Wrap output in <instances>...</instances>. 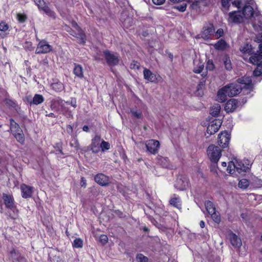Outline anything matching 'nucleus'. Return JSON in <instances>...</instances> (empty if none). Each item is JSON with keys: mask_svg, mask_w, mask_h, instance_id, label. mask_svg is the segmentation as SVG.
<instances>
[{"mask_svg": "<svg viewBox=\"0 0 262 262\" xmlns=\"http://www.w3.org/2000/svg\"><path fill=\"white\" fill-rule=\"evenodd\" d=\"M237 84H240L243 89L251 90L252 89V79L249 76H244L237 79Z\"/></svg>", "mask_w": 262, "mask_h": 262, "instance_id": "9", "label": "nucleus"}, {"mask_svg": "<svg viewBox=\"0 0 262 262\" xmlns=\"http://www.w3.org/2000/svg\"><path fill=\"white\" fill-rule=\"evenodd\" d=\"M242 14L245 19H250L254 15V10L252 6L245 5L242 9Z\"/></svg>", "mask_w": 262, "mask_h": 262, "instance_id": "20", "label": "nucleus"}, {"mask_svg": "<svg viewBox=\"0 0 262 262\" xmlns=\"http://www.w3.org/2000/svg\"><path fill=\"white\" fill-rule=\"evenodd\" d=\"M232 5L237 7V8H239L241 7L242 4V2L241 0H235L232 2Z\"/></svg>", "mask_w": 262, "mask_h": 262, "instance_id": "58", "label": "nucleus"}, {"mask_svg": "<svg viewBox=\"0 0 262 262\" xmlns=\"http://www.w3.org/2000/svg\"><path fill=\"white\" fill-rule=\"evenodd\" d=\"M99 241L103 245H104L107 243L108 241V237L106 235L102 234L100 236Z\"/></svg>", "mask_w": 262, "mask_h": 262, "instance_id": "53", "label": "nucleus"}, {"mask_svg": "<svg viewBox=\"0 0 262 262\" xmlns=\"http://www.w3.org/2000/svg\"><path fill=\"white\" fill-rule=\"evenodd\" d=\"M139 63L137 61H134L133 63H131L130 68L131 69H139Z\"/></svg>", "mask_w": 262, "mask_h": 262, "instance_id": "59", "label": "nucleus"}, {"mask_svg": "<svg viewBox=\"0 0 262 262\" xmlns=\"http://www.w3.org/2000/svg\"><path fill=\"white\" fill-rule=\"evenodd\" d=\"M24 101L30 103L31 105L33 104V103H32V99H31V97L30 96L26 97L24 99Z\"/></svg>", "mask_w": 262, "mask_h": 262, "instance_id": "64", "label": "nucleus"}, {"mask_svg": "<svg viewBox=\"0 0 262 262\" xmlns=\"http://www.w3.org/2000/svg\"><path fill=\"white\" fill-rule=\"evenodd\" d=\"M193 72L195 73H201L204 68V62L200 59H195L193 61Z\"/></svg>", "mask_w": 262, "mask_h": 262, "instance_id": "22", "label": "nucleus"}, {"mask_svg": "<svg viewBox=\"0 0 262 262\" xmlns=\"http://www.w3.org/2000/svg\"><path fill=\"white\" fill-rule=\"evenodd\" d=\"M220 126L221 123L220 122H219V124L215 123L209 125V126L207 128V134H208L210 135L215 134L219 130Z\"/></svg>", "mask_w": 262, "mask_h": 262, "instance_id": "26", "label": "nucleus"}, {"mask_svg": "<svg viewBox=\"0 0 262 262\" xmlns=\"http://www.w3.org/2000/svg\"><path fill=\"white\" fill-rule=\"evenodd\" d=\"M173 196H174L169 200V204L178 209H181V200L180 198L178 195L177 196L176 194H173Z\"/></svg>", "mask_w": 262, "mask_h": 262, "instance_id": "27", "label": "nucleus"}, {"mask_svg": "<svg viewBox=\"0 0 262 262\" xmlns=\"http://www.w3.org/2000/svg\"><path fill=\"white\" fill-rule=\"evenodd\" d=\"M10 129L13 135L18 132L20 133L22 130L20 128L19 125L15 122L14 119L12 118L10 119Z\"/></svg>", "mask_w": 262, "mask_h": 262, "instance_id": "28", "label": "nucleus"}, {"mask_svg": "<svg viewBox=\"0 0 262 262\" xmlns=\"http://www.w3.org/2000/svg\"><path fill=\"white\" fill-rule=\"evenodd\" d=\"M215 66L212 60L209 59L206 63V68L207 70L212 71L214 69Z\"/></svg>", "mask_w": 262, "mask_h": 262, "instance_id": "49", "label": "nucleus"}, {"mask_svg": "<svg viewBox=\"0 0 262 262\" xmlns=\"http://www.w3.org/2000/svg\"><path fill=\"white\" fill-rule=\"evenodd\" d=\"M214 29L212 26L204 28L203 31L201 33L202 38L207 40L210 38V36L214 32Z\"/></svg>", "mask_w": 262, "mask_h": 262, "instance_id": "23", "label": "nucleus"}, {"mask_svg": "<svg viewBox=\"0 0 262 262\" xmlns=\"http://www.w3.org/2000/svg\"><path fill=\"white\" fill-rule=\"evenodd\" d=\"M17 18L19 23H24L27 18V15L25 14L18 13L17 14Z\"/></svg>", "mask_w": 262, "mask_h": 262, "instance_id": "51", "label": "nucleus"}, {"mask_svg": "<svg viewBox=\"0 0 262 262\" xmlns=\"http://www.w3.org/2000/svg\"><path fill=\"white\" fill-rule=\"evenodd\" d=\"M210 170L214 173H217V162L218 161H211Z\"/></svg>", "mask_w": 262, "mask_h": 262, "instance_id": "50", "label": "nucleus"}, {"mask_svg": "<svg viewBox=\"0 0 262 262\" xmlns=\"http://www.w3.org/2000/svg\"><path fill=\"white\" fill-rule=\"evenodd\" d=\"M54 148L56 149V152L51 151V153H55L57 155L58 157L61 158L59 155H64V153L62 151V143L61 142H59L55 143L54 145Z\"/></svg>", "mask_w": 262, "mask_h": 262, "instance_id": "32", "label": "nucleus"}, {"mask_svg": "<svg viewBox=\"0 0 262 262\" xmlns=\"http://www.w3.org/2000/svg\"><path fill=\"white\" fill-rule=\"evenodd\" d=\"M44 101L43 97L40 94H35L32 99V103L33 104L38 105Z\"/></svg>", "mask_w": 262, "mask_h": 262, "instance_id": "37", "label": "nucleus"}, {"mask_svg": "<svg viewBox=\"0 0 262 262\" xmlns=\"http://www.w3.org/2000/svg\"><path fill=\"white\" fill-rule=\"evenodd\" d=\"M229 239L231 244L234 247L239 248L242 246V241L241 238L235 233L231 232L229 234Z\"/></svg>", "mask_w": 262, "mask_h": 262, "instance_id": "18", "label": "nucleus"}, {"mask_svg": "<svg viewBox=\"0 0 262 262\" xmlns=\"http://www.w3.org/2000/svg\"><path fill=\"white\" fill-rule=\"evenodd\" d=\"M222 5L224 8H229V1L228 0H221Z\"/></svg>", "mask_w": 262, "mask_h": 262, "instance_id": "61", "label": "nucleus"}, {"mask_svg": "<svg viewBox=\"0 0 262 262\" xmlns=\"http://www.w3.org/2000/svg\"><path fill=\"white\" fill-rule=\"evenodd\" d=\"M233 166L234 168L236 169L237 171L239 173H241L242 171H248L251 166V164H248V165H245V163L243 162H237L236 164H233Z\"/></svg>", "mask_w": 262, "mask_h": 262, "instance_id": "21", "label": "nucleus"}, {"mask_svg": "<svg viewBox=\"0 0 262 262\" xmlns=\"http://www.w3.org/2000/svg\"><path fill=\"white\" fill-rule=\"evenodd\" d=\"M101 138L100 136L96 135L92 139L91 143V151L93 153L97 154L100 151Z\"/></svg>", "mask_w": 262, "mask_h": 262, "instance_id": "11", "label": "nucleus"}, {"mask_svg": "<svg viewBox=\"0 0 262 262\" xmlns=\"http://www.w3.org/2000/svg\"><path fill=\"white\" fill-rule=\"evenodd\" d=\"M244 17L241 14V11H233L228 14V21L230 23L238 24L244 21Z\"/></svg>", "mask_w": 262, "mask_h": 262, "instance_id": "5", "label": "nucleus"}, {"mask_svg": "<svg viewBox=\"0 0 262 262\" xmlns=\"http://www.w3.org/2000/svg\"><path fill=\"white\" fill-rule=\"evenodd\" d=\"M15 139L17 140L18 142H19L21 144H24L25 142V136L23 134V130L21 132H18L17 133H15L13 135Z\"/></svg>", "mask_w": 262, "mask_h": 262, "instance_id": "39", "label": "nucleus"}, {"mask_svg": "<svg viewBox=\"0 0 262 262\" xmlns=\"http://www.w3.org/2000/svg\"><path fill=\"white\" fill-rule=\"evenodd\" d=\"M136 258L138 262H148V258L142 254H138Z\"/></svg>", "mask_w": 262, "mask_h": 262, "instance_id": "48", "label": "nucleus"}, {"mask_svg": "<svg viewBox=\"0 0 262 262\" xmlns=\"http://www.w3.org/2000/svg\"><path fill=\"white\" fill-rule=\"evenodd\" d=\"M66 130L67 133L70 135H72L73 134V127L71 125H67Z\"/></svg>", "mask_w": 262, "mask_h": 262, "instance_id": "60", "label": "nucleus"}, {"mask_svg": "<svg viewBox=\"0 0 262 262\" xmlns=\"http://www.w3.org/2000/svg\"><path fill=\"white\" fill-rule=\"evenodd\" d=\"M231 138L230 134L227 131L222 132L218 136L219 145L222 148H225L228 146Z\"/></svg>", "mask_w": 262, "mask_h": 262, "instance_id": "6", "label": "nucleus"}, {"mask_svg": "<svg viewBox=\"0 0 262 262\" xmlns=\"http://www.w3.org/2000/svg\"><path fill=\"white\" fill-rule=\"evenodd\" d=\"M212 219L214 222L219 224L221 222V217L219 212H216V210L209 213Z\"/></svg>", "mask_w": 262, "mask_h": 262, "instance_id": "42", "label": "nucleus"}, {"mask_svg": "<svg viewBox=\"0 0 262 262\" xmlns=\"http://www.w3.org/2000/svg\"><path fill=\"white\" fill-rule=\"evenodd\" d=\"M224 34V31L222 29L220 28L217 29L216 32H215V36L217 38H219L222 37Z\"/></svg>", "mask_w": 262, "mask_h": 262, "instance_id": "57", "label": "nucleus"}, {"mask_svg": "<svg viewBox=\"0 0 262 262\" xmlns=\"http://www.w3.org/2000/svg\"><path fill=\"white\" fill-rule=\"evenodd\" d=\"M100 148H101V151L103 152L108 150L110 148V144L108 142L101 139Z\"/></svg>", "mask_w": 262, "mask_h": 262, "instance_id": "44", "label": "nucleus"}, {"mask_svg": "<svg viewBox=\"0 0 262 262\" xmlns=\"http://www.w3.org/2000/svg\"><path fill=\"white\" fill-rule=\"evenodd\" d=\"M9 256L10 258H11L13 261L14 262L19 261L21 255L18 251H16L15 249H12L10 252Z\"/></svg>", "mask_w": 262, "mask_h": 262, "instance_id": "35", "label": "nucleus"}, {"mask_svg": "<svg viewBox=\"0 0 262 262\" xmlns=\"http://www.w3.org/2000/svg\"><path fill=\"white\" fill-rule=\"evenodd\" d=\"M72 246L75 248H81L83 247V241L80 238H76L74 240Z\"/></svg>", "mask_w": 262, "mask_h": 262, "instance_id": "41", "label": "nucleus"}, {"mask_svg": "<svg viewBox=\"0 0 262 262\" xmlns=\"http://www.w3.org/2000/svg\"><path fill=\"white\" fill-rule=\"evenodd\" d=\"M223 61L225 69L227 71H231L232 69V66L230 58L228 55H225L224 56L223 58Z\"/></svg>", "mask_w": 262, "mask_h": 262, "instance_id": "34", "label": "nucleus"}, {"mask_svg": "<svg viewBox=\"0 0 262 262\" xmlns=\"http://www.w3.org/2000/svg\"><path fill=\"white\" fill-rule=\"evenodd\" d=\"M188 185V182L187 179L183 178L182 176L178 177L174 184L176 188L179 190H183L186 189Z\"/></svg>", "mask_w": 262, "mask_h": 262, "instance_id": "13", "label": "nucleus"}, {"mask_svg": "<svg viewBox=\"0 0 262 262\" xmlns=\"http://www.w3.org/2000/svg\"><path fill=\"white\" fill-rule=\"evenodd\" d=\"M144 77L145 79L150 82H156L157 80L156 75L149 70L145 69L143 71Z\"/></svg>", "mask_w": 262, "mask_h": 262, "instance_id": "24", "label": "nucleus"}, {"mask_svg": "<svg viewBox=\"0 0 262 262\" xmlns=\"http://www.w3.org/2000/svg\"><path fill=\"white\" fill-rule=\"evenodd\" d=\"M252 46L248 43L244 44L240 47V51L243 53H247L249 55H254L255 53Z\"/></svg>", "mask_w": 262, "mask_h": 262, "instance_id": "25", "label": "nucleus"}, {"mask_svg": "<svg viewBox=\"0 0 262 262\" xmlns=\"http://www.w3.org/2000/svg\"><path fill=\"white\" fill-rule=\"evenodd\" d=\"M252 26L257 31H262V15L256 14L252 22Z\"/></svg>", "mask_w": 262, "mask_h": 262, "instance_id": "19", "label": "nucleus"}, {"mask_svg": "<svg viewBox=\"0 0 262 262\" xmlns=\"http://www.w3.org/2000/svg\"><path fill=\"white\" fill-rule=\"evenodd\" d=\"M157 163L165 168L172 169V165L171 164L169 159L167 157H162L161 156H158L157 157Z\"/></svg>", "mask_w": 262, "mask_h": 262, "instance_id": "14", "label": "nucleus"}, {"mask_svg": "<svg viewBox=\"0 0 262 262\" xmlns=\"http://www.w3.org/2000/svg\"><path fill=\"white\" fill-rule=\"evenodd\" d=\"M33 188L25 184L20 185L21 196L24 199H28L32 196Z\"/></svg>", "mask_w": 262, "mask_h": 262, "instance_id": "12", "label": "nucleus"}, {"mask_svg": "<svg viewBox=\"0 0 262 262\" xmlns=\"http://www.w3.org/2000/svg\"><path fill=\"white\" fill-rule=\"evenodd\" d=\"M53 48L45 40H42L38 43L35 51L37 54H46L52 51Z\"/></svg>", "mask_w": 262, "mask_h": 262, "instance_id": "4", "label": "nucleus"}, {"mask_svg": "<svg viewBox=\"0 0 262 262\" xmlns=\"http://www.w3.org/2000/svg\"><path fill=\"white\" fill-rule=\"evenodd\" d=\"M205 206L209 214L216 210L213 203L210 201H206L205 203Z\"/></svg>", "mask_w": 262, "mask_h": 262, "instance_id": "38", "label": "nucleus"}, {"mask_svg": "<svg viewBox=\"0 0 262 262\" xmlns=\"http://www.w3.org/2000/svg\"><path fill=\"white\" fill-rule=\"evenodd\" d=\"M238 102L235 99H231L228 100L225 106V110L227 113L234 112L237 107Z\"/></svg>", "mask_w": 262, "mask_h": 262, "instance_id": "17", "label": "nucleus"}, {"mask_svg": "<svg viewBox=\"0 0 262 262\" xmlns=\"http://www.w3.org/2000/svg\"><path fill=\"white\" fill-rule=\"evenodd\" d=\"M77 32L75 30H73L72 29L70 28L69 30H68L67 31L70 33V34L76 37L79 39V43L84 44L86 41V36L84 32L81 29L76 30Z\"/></svg>", "mask_w": 262, "mask_h": 262, "instance_id": "8", "label": "nucleus"}, {"mask_svg": "<svg viewBox=\"0 0 262 262\" xmlns=\"http://www.w3.org/2000/svg\"><path fill=\"white\" fill-rule=\"evenodd\" d=\"M153 3L156 5H161L164 4L165 0H152Z\"/></svg>", "mask_w": 262, "mask_h": 262, "instance_id": "62", "label": "nucleus"}, {"mask_svg": "<svg viewBox=\"0 0 262 262\" xmlns=\"http://www.w3.org/2000/svg\"><path fill=\"white\" fill-rule=\"evenodd\" d=\"M187 7L186 3H183L181 5H176L173 7V9L178 10L181 12H183L186 11Z\"/></svg>", "mask_w": 262, "mask_h": 262, "instance_id": "46", "label": "nucleus"}, {"mask_svg": "<svg viewBox=\"0 0 262 262\" xmlns=\"http://www.w3.org/2000/svg\"><path fill=\"white\" fill-rule=\"evenodd\" d=\"M66 103L67 104H71L74 107H76V106H77V105H76V101L75 99H72V100H71L70 102L67 101V102H66Z\"/></svg>", "mask_w": 262, "mask_h": 262, "instance_id": "63", "label": "nucleus"}, {"mask_svg": "<svg viewBox=\"0 0 262 262\" xmlns=\"http://www.w3.org/2000/svg\"><path fill=\"white\" fill-rule=\"evenodd\" d=\"M249 185V182L247 179H243L238 183V187L242 189L247 188Z\"/></svg>", "mask_w": 262, "mask_h": 262, "instance_id": "43", "label": "nucleus"}, {"mask_svg": "<svg viewBox=\"0 0 262 262\" xmlns=\"http://www.w3.org/2000/svg\"><path fill=\"white\" fill-rule=\"evenodd\" d=\"M74 68L73 70L74 74L78 77L82 78L83 77V68L79 64L74 63Z\"/></svg>", "mask_w": 262, "mask_h": 262, "instance_id": "29", "label": "nucleus"}, {"mask_svg": "<svg viewBox=\"0 0 262 262\" xmlns=\"http://www.w3.org/2000/svg\"><path fill=\"white\" fill-rule=\"evenodd\" d=\"M227 46L226 42L223 39L219 40L214 45V48L217 50H224Z\"/></svg>", "mask_w": 262, "mask_h": 262, "instance_id": "33", "label": "nucleus"}, {"mask_svg": "<svg viewBox=\"0 0 262 262\" xmlns=\"http://www.w3.org/2000/svg\"><path fill=\"white\" fill-rule=\"evenodd\" d=\"M147 150L152 154H156L159 148L160 143L158 140H149L145 143Z\"/></svg>", "mask_w": 262, "mask_h": 262, "instance_id": "7", "label": "nucleus"}, {"mask_svg": "<svg viewBox=\"0 0 262 262\" xmlns=\"http://www.w3.org/2000/svg\"><path fill=\"white\" fill-rule=\"evenodd\" d=\"M206 80L204 79V77L202 78L201 81L199 82L198 85L197 86L198 91H199L200 89H202V87L204 86L205 84Z\"/></svg>", "mask_w": 262, "mask_h": 262, "instance_id": "56", "label": "nucleus"}, {"mask_svg": "<svg viewBox=\"0 0 262 262\" xmlns=\"http://www.w3.org/2000/svg\"><path fill=\"white\" fill-rule=\"evenodd\" d=\"M39 10L42 11L45 14H46L48 16H49L50 17H52L54 19L56 18L55 13L53 11H52L47 4L45 5Z\"/></svg>", "mask_w": 262, "mask_h": 262, "instance_id": "31", "label": "nucleus"}, {"mask_svg": "<svg viewBox=\"0 0 262 262\" xmlns=\"http://www.w3.org/2000/svg\"><path fill=\"white\" fill-rule=\"evenodd\" d=\"M254 41L258 43H262V33H258L256 35Z\"/></svg>", "mask_w": 262, "mask_h": 262, "instance_id": "55", "label": "nucleus"}, {"mask_svg": "<svg viewBox=\"0 0 262 262\" xmlns=\"http://www.w3.org/2000/svg\"><path fill=\"white\" fill-rule=\"evenodd\" d=\"M260 61H262V43L259 44L258 50L256 53L249 58L250 63H257Z\"/></svg>", "mask_w": 262, "mask_h": 262, "instance_id": "16", "label": "nucleus"}, {"mask_svg": "<svg viewBox=\"0 0 262 262\" xmlns=\"http://www.w3.org/2000/svg\"><path fill=\"white\" fill-rule=\"evenodd\" d=\"M52 89L56 92H61L63 89V84L61 82H56L52 84Z\"/></svg>", "mask_w": 262, "mask_h": 262, "instance_id": "40", "label": "nucleus"}, {"mask_svg": "<svg viewBox=\"0 0 262 262\" xmlns=\"http://www.w3.org/2000/svg\"><path fill=\"white\" fill-rule=\"evenodd\" d=\"M2 198L6 208L10 209H13L15 208L14 199L12 195L6 193H3Z\"/></svg>", "mask_w": 262, "mask_h": 262, "instance_id": "15", "label": "nucleus"}, {"mask_svg": "<svg viewBox=\"0 0 262 262\" xmlns=\"http://www.w3.org/2000/svg\"><path fill=\"white\" fill-rule=\"evenodd\" d=\"M8 29V26L7 24L4 22H1L0 23V31H6Z\"/></svg>", "mask_w": 262, "mask_h": 262, "instance_id": "54", "label": "nucleus"}, {"mask_svg": "<svg viewBox=\"0 0 262 262\" xmlns=\"http://www.w3.org/2000/svg\"><path fill=\"white\" fill-rule=\"evenodd\" d=\"M70 145L71 147H74L76 150H78L79 148L80 145L76 136L73 138Z\"/></svg>", "mask_w": 262, "mask_h": 262, "instance_id": "45", "label": "nucleus"}, {"mask_svg": "<svg viewBox=\"0 0 262 262\" xmlns=\"http://www.w3.org/2000/svg\"><path fill=\"white\" fill-rule=\"evenodd\" d=\"M103 55L108 66L114 67L119 63V59L117 54H112L108 50H105Z\"/></svg>", "mask_w": 262, "mask_h": 262, "instance_id": "3", "label": "nucleus"}, {"mask_svg": "<svg viewBox=\"0 0 262 262\" xmlns=\"http://www.w3.org/2000/svg\"><path fill=\"white\" fill-rule=\"evenodd\" d=\"M253 64L256 65V68L253 72V75L255 77H258L262 74V61H257V63H251Z\"/></svg>", "mask_w": 262, "mask_h": 262, "instance_id": "30", "label": "nucleus"}, {"mask_svg": "<svg viewBox=\"0 0 262 262\" xmlns=\"http://www.w3.org/2000/svg\"><path fill=\"white\" fill-rule=\"evenodd\" d=\"M95 181L102 186H106L110 183V178L103 173L97 174L94 178Z\"/></svg>", "mask_w": 262, "mask_h": 262, "instance_id": "10", "label": "nucleus"}, {"mask_svg": "<svg viewBox=\"0 0 262 262\" xmlns=\"http://www.w3.org/2000/svg\"><path fill=\"white\" fill-rule=\"evenodd\" d=\"M207 153L210 161H219L222 156L221 148L213 144H211L208 146Z\"/></svg>", "mask_w": 262, "mask_h": 262, "instance_id": "2", "label": "nucleus"}, {"mask_svg": "<svg viewBox=\"0 0 262 262\" xmlns=\"http://www.w3.org/2000/svg\"><path fill=\"white\" fill-rule=\"evenodd\" d=\"M35 4L37 6L39 10L42 8L45 5H46L44 0H33Z\"/></svg>", "mask_w": 262, "mask_h": 262, "instance_id": "52", "label": "nucleus"}, {"mask_svg": "<svg viewBox=\"0 0 262 262\" xmlns=\"http://www.w3.org/2000/svg\"><path fill=\"white\" fill-rule=\"evenodd\" d=\"M220 105L219 104H216L211 107L210 114L213 117H217L220 114Z\"/></svg>", "mask_w": 262, "mask_h": 262, "instance_id": "36", "label": "nucleus"}, {"mask_svg": "<svg viewBox=\"0 0 262 262\" xmlns=\"http://www.w3.org/2000/svg\"><path fill=\"white\" fill-rule=\"evenodd\" d=\"M130 113L134 118L137 119H141L143 117V115L141 112L138 111L134 110H130Z\"/></svg>", "mask_w": 262, "mask_h": 262, "instance_id": "47", "label": "nucleus"}, {"mask_svg": "<svg viewBox=\"0 0 262 262\" xmlns=\"http://www.w3.org/2000/svg\"><path fill=\"white\" fill-rule=\"evenodd\" d=\"M243 87L240 84L232 83L228 84L219 90L217 97L220 101L224 102L226 100V97H232L239 94Z\"/></svg>", "mask_w": 262, "mask_h": 262, "instance_id": "1", "label": "nucleus"}]
</instances>
